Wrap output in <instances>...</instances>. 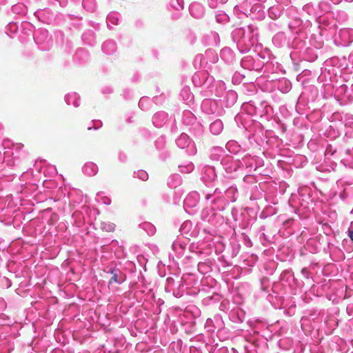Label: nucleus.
Listing matches in <instances>:
<instances>
[{"mask_svg":"<svg viewBox=\"0 0 353 353\" xmlns=\"http://www.w3.org/2000/svg\"><path fill=\"white\" fill-rule=\"evenodd\" d=\"M348 236L350 238V239L353 241V230L348 231Z\"/></svg>","mask_w":353,"mask_h":353,"instance_id":"nucleus-2","label":"nucleus"},{"mask_svg":"<svg viewBox=\"0 0 353 353\" xmlns=\"http://www.w3.org/2000/svg\"><path fill=\"white\" fill-rule=\"evenodd\" d=\"M109 284H121L125 280V275L119 269H114L110 272Z\"/></svg>","mask_w":353,"mask_h":353,"instance_id":"nucleus-1","label":"nucleus"}]
</instances>
